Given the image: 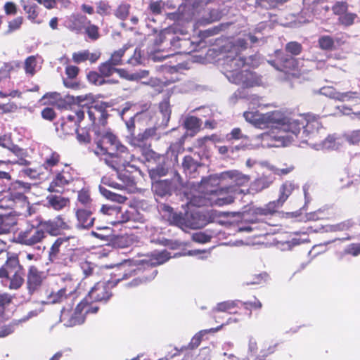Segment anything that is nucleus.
<instances>
[{"label": "nucleus", "mask_w": 360, "mask_h": 360, "mask_svg": "<svg viewBox=\"0 0 360 360\" xmlns=\"http://www.w3.org/2000/svg\"><path fill=\"white\" fill-rule=\"evenodd\" d=\"M264 30L265 27H263L262 30ZM248 41L253 44L259 42L264 44L266 40L262 33V29L257 28L254 34L248 33L243 34V37L229 39L220 47L221 52L225 53L222 65L226 77L230 82L243 88H250L262 84L261 77L250 70L251 68L259 65V56L244 57L241 54V52L248 48Z\"/></svg>", "instance_id": "1"}, {"label": "nucleus", "mask_w": 360, "mask_h": 360, "mask_svg": "<svg viewBox=\"0 0 360 360\" xmlns=\"http://www.w3.org/2000/svg\"><path fill=\"white\" fill-rule=\"evenodd\" d=\"M302 129V138H316L321 131H324L319 118L314 115H309L308 117L302 115L290 117L283 113L281 130L274 137L282 146H286L293 141L294 136H297Z\"/></svg>", "instance_id": "2"}, {"label": "nucleus", "mask_w": 360, "mask_h": 360, "mask_svg": "<svg viewBox=\"0 0 360 360\" xmlns=\"http://www.w3.org/2000/svg\"><path fill=\"white\" fill-rule=\"evenodd\" d=\"M184 137L179 141L172 143L166 155L157 153L151 149L146 148L142 151V155L146 162L149 176L151 180H158L169 174L172 168L171 163H178V155L184 150Z\"/></svg>", "instance_id": "3"}, {"label": "nucleus", "mask_w": 360, "mask_h": 360, "mask_svg": "<svg viewBox=\"0 0 360 360\" xmlns=\"http://www.w3.org/2000/svg\"><path fill=\"white\" fill-rule=\"evenodd\" d=\"M95 133L101 139L96 141L97 148L94 153L96 155H105L103 160L108 166L118 170L120 167H124L129 162L131 155L127 148L112 132L101 134L96 131Z\"/></svg>", "instance_id": "4"}, {"label": "nucleus", "mask_w": 360, "mask_h": 360, "mask_svg": "<svg viewBox=\"0 0 360 360\" xmlns=\"http://www.w3.org/2000/svg\"><path fill=\"white\" fill-rule=\"evenodd\" d=\"M220 181L221 179L217 174L202 178L200 181V189L204 193V199L200 200L198 204L194 201H191V203L200 207L207 203L211 205L223 206L233 202V194L237 193L239 188L233 185L219 188Z\"/></svg>", "instance_id": "5"}, {"label": "nucleus", "mask_w": 360, "mask_h": 360, "mask_svg": "<svg viewBox=\"0 0 360 360\" xmlns=\"http://www.w3.org/2000/svg\"><path fill=\"white\" fill-rule=\"evenodd\" d=\"M171 223L184 231L198 229L207 224L206 216L197 210H190L184 214H173Z\"/></svg>", "instance_id": "6"}, {"label": "nucleus", "mask_w": 360, "mask_h": 360, "mask_svg": "<svg viewBox=\"0 0 360 360\" xmlns=\"http://www.w3.org/2000/svg\"><path fill=\"white\" fill-rule=\"evenodd\" d=\"M243 117L245 120L254 124L256 127H271L281 130L283 113L280 111H273L265 114H259L257 112H245Z\"/></svg>", "instance_id": "7"}, {"label": "nucleus", "mask_w": 360, "mask_h": 360, "mask_svg": "<svg viewBox=\"0 0 360 360\" xmlns=\"http://www.w3.org/2000/svg\"><path fill=\"white\" fill-rule=\"evenodd\" d=\"M120 276V274H118ZM131 276V271L122 274V276H119L115 280L108 281V282H98L91 289L86 300H91L92 302H107L112 293L110 288L115 286L120 281L127 279Z\"/></svg>", "instance_id": "8"}, {"label": "nucleus", "mask_w": 360, "mask_h": 360, "mask_svg": "<svg viewBox=\"0 0 360 360\" xmlns=\"http://www.w3.org/2000/svg\"><path fill=\"white\" fill-rule=\"evenodd\" d=\"M182 24H172L167 28L161 30L158 37L155 39L157 44H162L164 47L169 46L170 48L178 49L181 47V36L187 35V32L181 26Z\"/></svg>", "instance_id": "9"}, {"label": "nucleus", "mask_w": 360, "mask_h": 360, "mask_svg": "<svg viewBox=\"0 0 360 360\" xmlns=\"http://www.w3.org/2000/svg\"><path fill=\"white\" fill-rule=\"evenodd\" d=\"M298 188V186L292 181H285L279 188V195L276 200L269 202L264 207L259 209V213L263 215L271 214L281 208L293 191Z\"/></svg>", "instance_id": "10"}, {"label": "nucleus", "mask_w": 360, "mask_h": 360, "mask_svg": "<svg viewBox=\"0 0 360 360\" xmlns=\"http://www.w3.org/2000/svg\"><path fill=\"white\" fill-rule=\"evenodd\" d=\"M46 238L39 223L29 225L24 231H21L17 236V242L27 246H34L41 243Z\"/></svg>", "instance_id": "11"}, {"label": "nucleus", "mask_w": 360, "mask_h": 360, "mask_svg": "<svg viewBox=\"0 0 360 360\" xmlns=\"http://www.w3.org/2000/svg\"><path fill=\"white\" fill-rule=\"evenodd\" d=\"M98 307H90L88 306L86 302H81L76 307L75 311L71 314L70 318L66 320L67 313L65 309L63 308L61 310L60 320L65 322V326L67 327H72L76 325L82 324L84 322V316L83 311L85 314H95L98 311Z\"/></svg>", "instance_id": "12"}, {"label": "nucleus", "mask_w": 360, "mask_h": 360, "mask_svg": "<svg viewBox=\"0 0 360 360\" xmlns=\"http://www.w3.org/2000/svg\"><path fill=\"white\" fill-rule=\"evenodd\" d=\"M269 63L278 70L284 73V79L291 80L298 78L299 73L296 70L297 61L292 56L285 55L280 57L278 62L270 60Z\"/></svg>", "instance_id": "13"}, {"label": "nucleus", "mask_w": 360, "mask_h": 360, "mask_svg": "<svg viewBox=\"0 0 360 360\" xmlns=\"http://www.w3.org/2000/svg\"><path fill=\"white\" fill-rule=\"evenodd\" d=\"M72 112L70 114L63 117L60 124V129L65 134H72L78 132L79 123L84 119L86 110L75 108L69 105Z\"/></svg>", "instance_id": "14"}, {"label": "nucleus", "mask_w": 360, "mask_h": 360, "mask_svg": "<svg viewBox=\"0 0 360 360\" xmlns=\"http://www.w3.org/2000/svg\"><path fill=\"white\" fill-rule=\"evenodd\" d=\"M181 179L179 174L176 173L174 178L164 180H151L152 190L155 195L161 198L170 196L177 188L179 180Z\"/></svg>", "instance_id": "15"}, {"label": "nucleus", "mask_w": 360, "mask_h": 360, "mask_svg": "<svg viewBox=\"0 0 360 360\" xmlns=\"http://www.w3.org/2000/svg\"><path fill=\"white\" fill-rule=\"evenodd\" d=\"M97 210V205H90L89 208H77L75 212L76 227L78 229H89L94 226L95 217L92 215Z\"/></svg>", "instance_id": "16"}, {"label": "nucleus", "mask_w": 360, "mask_h": 360, "mask_svg": "<svg viewBox=\"0 0 360 360\" xmlns=\"http://www.w3.org/2000/svg\"><path fill=\"white\" fill-rule=\"evenodd\" d=\"M44 278L43 271H39L35 266L32 265L29 266L26 284L28 292L30 295L40 289Z\"/></svg>", "instance_id": "17"}, {"label": "nucleus", "mask_w": 360, "mask_h": 360, "mask_svg": "<svg viewBox=\"0 0 360 360\" xmlns=\"http://www.w3.org/2000/svg\"><path fill=\"white\" fill-rule=\"evenodd\" d=\"M84 110H86V113L93 124L98 126L106 124L108 114L103 104L91 105L90 108L84 107Z\"/></svg>", "instance_id": "18"}, {"label": "nucleus", "mask_w": 360, "mask_h": 360, "mask_svg": "<svg viewBox=\"0 0 360 360\" xmlns=\"http://www.w3.org/2000/svg\"><path fill=\"white\" fill-rule=\"evenodd\" d=\"M38 222L46 235L49 233L52 236H56L61 230L68 228L67 224L64 221L61 216H58L53 219L46 221L40 219Z\"/></svg>", "instance_id": "19"}, {"label": "nucleus", "mask_w": 360, "mask_h": 360, "mask_svg": "<svg viewBox=\"0 0 360 360\" xmlns=\"http://www.w3.org/2000/svg\"><path fill=\"white\" fill-rule=\"evenodd\" d=\"M93 101V96L89 95H82V96H70L68 95L64 98L63 101H61L60 103L63 102L64 103H59L58 105L61 108H68V105H73V108H79L80 110H84V107L90 108V103Z\"/></svg>", "instance_id": "20"}, {"label": "nucleus", "mask_w": 360, "mask_h": 360, "mask_svg": "<svg viewBox=\"0 0 360 360\" xmlns=\"http://www.w3.org/2000/svg\"><path fill=\"white\" fill-rule=\"evenodd\" d=\"M333 13L339 16V22H354L357 15L349 11L345 1H336L332 6Z\"/></svg>", "instance_id": "21"}, {"label": "nucleus", "mask_w": 360, "mask_h": 360, "mask_svg": "<svg viewBox=\"0 0 360 360\" xmlns=\"http://www.w3.org/2000/svg\"><path fill=\"white\" fill-rule=\"evenodd\" d=\"M73 178L71 174L66 170L58 172L51 182L48 191L50 192L62 193L63 188L72 182Z\"/></svg>", "instance_id": "22"}, {"label": "nucleus", "mask_w": 360, "mask_h": 360, "mask_svg": "<svg viewBox=\"0 0 360 360\" xmlns=\"http://www.w3.org/2000/svg\"><path fill=\"white\" fill-rule=\"evenodd\" d=\"M0 256L2 257V261L6 259L5 263L1 266L6 271V277L15 274V271H22V266L20 264L17 256H9V253L5 250H0Z\"/></svg>", "instance_id": "23"}, {"label": "nucleus", "mask_w": 360, "mask_h": 360, "mask_svg": "<svg viewBox=\"0 0 360 360\" xmlns=\"http://www.w3.org/2000/svg\"><path fill=\"white\" fill-rule=\"evenodd\" d=\"M276 178L273 174L263 172L262 175L255 179L251 184L250 188L252 191L259 193L270 187Z\"/></svg>", "instance_id": "24"}, {"label": "nucleus", "mask_w": 360, "mask_h": 360, "mask_svg": "<svg viewBox=\"0 0 360 360\" xmlns=\"http://www.w3.org/2000/svg\"><path fill=\"white\" fill-rule=\"evenodd\" d=\"M193 13L191 7L186 4H181L178 8L174 12H169L165 14L167 19L178 22L182 21L183 22H188L191 20V15Z\"/></svg>", "instance_id": "25"}, {"label": "nucleus", "mask_w": 360, "mask_h": 360, "mask_svg": "<svg viewBox=\"0 0 360 360\" xmlns=\"http://www.w3.org/2000/svg\"><path fill=\"white\" fill-rule=\"evenodd\" d=\"M217 175L221 180L230 179L231 184H235L238 186H243L250 180L249 175L244 174L237 170L226 171Z\"/></svg>", "instance_id": "26"}, {"label": "nucleus", "mask_w": 360, "mask_h": 360, "mask_svg": "<svg viewBox=\"0 0 360 360\" xmlns=\"http://www.w3.org/2000/svg\"><path fill=\"white\" fill-rule=\"evenodd\" d=\"M68 28L77 34H86L93 40L97 39L99 37L98 28L94 25L69 24Z\"/></svg>", "instance_id": "27"}, {"label": "nucleus", "mask_w": 360, "mask_h": 360, "mask_svg": "<svg viewBox=\"0 0 360 360\" xmlns=\"http://www.w3.org/2000/svg\"><path fill=\"white\" fill-rule=\"evenodd\" d=\"M49 205L55 210H60L67 207L70 202L68 198L61 195L51 194L46 197Z\"/></svg>", "instance_id": "28"}, {"label": "nucleus", "mask_w": 360, "mask_h": 360, "mask_svg": "<svg viewBox=\"0 0 360 360\" xmlns=\"http://www.w3.org/2000/svg\"><path fill=\"white\" fill-rule=\"evenodd\" d=\"M72 292V291L70 290L68 292V294L70 295ZM67 295H68L67 288H63L56 292H51V293H49L47 295L46 300L41 301V303L42 304L60 303L67 298Z\"/></svg>", "instance_id": "29"}, {"label": "nucleus", "mask_w": 360, "mask_h": 360, "mask_svg": "<svg viewBox=\"0 0 360 360\" xmlns=\"http://www.w3.org/2000/svg\"><path fill=\"white\" fill-rule=\"evenodd\" d=\"M23 273L15 271V274L5 277L3 281L5 285H7L11 290H18L24 283Z\"/></svg>", "instance_id": "30"}, {"label": "nucleus", "mask_w": 360, "mask_h": 360, "mask_svg": "<svg viewBox=\"0 0 360 360\" xmlns=\"http://www.w3.org/2000/svg\"><path fill=\"white\" fill-rule=\"evenodd\" d=\"M200 165L190 155L185 156L182 162V167L186 175L190 178H195L198 168Z\"/></svg>", "instance_id": "31"}, {"label": "nucleus", "mask_w": 360, "mask_h": 360, "mask_svg": "<svg viewBox=\"0 0 360 360\" xmlns=\"http://www.w3.org/2000/svg\"><path fill=\"white\" fill-rule=\"evenodd\" d=\"M229 25V24H219L212 28L200 30L198 33L199 37L205 43L211 42V40H208V39L212 36L218 34L222 30H226Z\"/></svg>", "instance_id": "32"}, {"label": "nucleus", "mask_w": 360, "mask_h": 360, "mask_svg": "<svg viewBox=\"0 0 360 360\" xmlns=\"http://www.w3.org/2000/svg\"><path fill=\"white\" fill-rule=\"evenodd\" d=\"M17 224V219L11 214H0V231L1 234L10 232V230Z\"/></svg>", "instance_id": "33"}, {"label": "nucleus", "mask_w": 360, "mask_h": 360, "mask_svg": "<svg viewBox=\"0 0 360 360\" xmlns=\"http://www.w3.org/2000/svg\"><path fill=\"white\" fill-rule=\"evenodd\" d=\"M170 258L169 253L167 251H162L158 252H155L153 254L152 257L148 260L145 261L146 264L148 266H150L151 267L162 264ZM153 268H151L150 271H152Z\"/></svg>", "instance_id": "34"}, {"label": "nucleus", "mask_w": 360, "mask_h": 360, "mask_svg": "<svg viewBox=\"0 0 360 360\" xmlns=\"http://www.w3.org/2000/svg\"><path fill=\"white\" fill-rule=\"evenodd\" d=\"M91 235L104 242H109L112 238V229L108 226H97L96 231H92Z\"/></svg>", "instance_id": "35"}, {"label": "nucleus", "mask_w": 360, "mask_h": 360, "mask_svg": "<svg viewBox=\"0 0 360 360\" xmlns=\"http://www.w3.org/2000/svg\"><path fill=\"white\" fill-rule=\"evenodd\" d=\"M68 240V238H58L51 245L49 253V258L51 262H54L58 258L60 248L64 243H67Z\"/></svg>", "instance_id": "36"}, {"label": "nucleus", "mask_w": 360, "mask_h": 360, "mask_svg": "<svg viewBox=\"0 0 360 360\" xmlns=\"http://www.w3.org/2000/svg\"><path fill=\"white\" fill-rule=\"evenodd\" d=\"M314 148L316 150H330V149H337L338 146L335 141V139L333 136L329 135L323 141L320 143H316L314 144Z\"/></svg>", "instance_id": "37"}, {"label": "nucleus", "mask_w": 360, "mask_h": 360, "mask_svg": "<svg viewBox=\"0 0 360 360\" xmlns=\"http://www.w3.org/2000/svg\"><path fill=\"white\" fill-rule=\"evenodd\" d=\"M99 191L102 195L106 198L108 200H110L114 202H117L119 203H123L127 200V198L124 195L113 193L103 186L100 185L98 187Z\"/></svg>", "instance_id": "38"}, {"label": "nucleus", "mask_w": 360, "mask_h": 360, "mask_svg": "<svg viewBox=\"0 0 360 360\" xmlns=\"http://www.w3.org/2000/svg\"><path fill=\"white\" fill-rule=\"evenodd\" d=\"M221 327H222V325L219 326V327L214 328H210L209 330H202L199 331L191 339V342L189 344V347L191 349H195V348L198 347L200 345V342H201L202 337L205 334H207L208 333L217 332L220 328H221Z\"/></svg>", "instance_id": "39"}, {"label": "nucleus", "mask_w": 360, "mask_h": 360, "mask_svg": "<svg viewBox=\"0 0 360 360\" xmlns=\"http://www.w3.org/2000/svg\"><path fill=\"white\" fill-rule=\"evenodd\" d=\"M201 124V120L195 116H188L186 117L183 122V125L186 129L193 131L194 132L199 130Z\"/></svg>", "instance_id": "40"}, {"label": "nucleus", "mask_w": 360, "mask_h": 360, "mask_svg": "<svg viewBox=\"0 0 360 360\" xmlns=\"http://www.w3.org/2000/svg\"><path fill=\"white\" fill-rule=\"evenodd\" d=\"M77 200L83 206L82 208H89L90 205H96L91 198L89 192L86 189H82L78 192Z\"/></svg>", "instance_id": "41"}, {"label": "nucleus", "mask_w": 360, "mask_h": 360, "mask_svg": "<svg viewBox=\"0 0 360 360\" xmlns=\"http://www.w3.org/2000/svg\"><path fill=\"white\" fill-rule=\"evenodd\" d=\"M352 226L350 220L345 221L338 224L328 225L323 228L325 232L345 231L349 229Z\"/></svg>", "instance_id": "42"}, {"label": "nucleus", "mask_w": 360, "mask_h": 360, "mask_svg": "<svg viewBox=\"0 0 360 360\" xmlns=\"http://www.w3.org/2000/svg\"><path fill=\"white\" fill-rule=\"evenodd\" d=\"M160 113L162 116V122L164 125H167L171 115V109L169 102L167 99L163 100L159 105Z\"/></svg>", "instance_id": "43"}, {"label": "nucleus", "mask_w": 360, "mask_h": 360, "mask_svg": "<svg viewBox=\"0 0 360 360\" xmlns=\"http://www.w3.org/2000/svg\"><path fill=\"white\" fill-rule=\"evenodd\" d=\"M241 302L240 300H228L222 302H219L217 304L215 308L213 309L214 311H221L227 312L234 309L238 306V304Z\"/></svg>", "instance_id": "44"}, {"label": "nucleus", "mask_w": 360, "mask_h": 360, "mask_svg": "<svg viewBox=\"0 0 360 360\" xmlns=\"http://www.w3.org/2000/svg\"><path fill=\"white\" fill-rule=\"evenodd\" d=\"M130 47V45L127 44L123 46L120 49L115 51L111 56L108 61L114 66L122 65V57L125 51Z\"/></svg>", "instance_id": "45"}, {"label": "nucleus", "mask_w": 360, "mask_h": 360, "mask_svg": "<svg viewBox=\"0 0 360 360\" xmlns=\"http://www.w3.org/2000/svg\"><path fill=\"white\" fill-rule=\"evenodd\" d=\"M204 11L207 13V16L204 15L205 22H214L221 18L222 13L218 8H207Z\"/></svg>", "instance_id": "46"}, {"label": "nucleus", "mask_w": 360, "mask_h": 360, "mask_svg": "<svg viewBox=\"0 0 360 360\" xmlns=\"http://www.w3.org/2000/svg\"><path fill=\"white\" fill-rule=\"evenodd\" d=\"M265 165V168H266L269 171L271 172L274 175H286L291 172L294 169L293 166H290L285 168H277L275 166L271 165L269 162L262 163Z\"/></svg>", "instance_id": "47"}, {"label": "nucleus", "mask_w": 360, "mask_h": 360, "mask_svg": "<svg viewBox=\"0 0 360 360\" xmlns=\"http://www.w3.org/2000/svg\"><path fill=\"white\" fill-rule=\"evenodd\" d=\"M226 141L233 143L234 141L248 139V136L242 133L240 128H233L230 133L226 135Z\"/></svg>", "instance_id": "48"}, {"label": "nucleus", "mask_w": 360, "mask_h": 360, "mask_svg": "<svg viewBox=\"0 0 360 360\" xmlns=\"http://www.w3.org/2000/svg\"><path fill=\"white\" fill-rule=\"evenodd\" d=\"M99 71L105 77L110 76L114 72H124L122 70L115 68L108 60L100 65Z\"/></svg>", "instance_id": "49"}, {"label": "nucleus", "mask_w": 360, "mask_h": 360, "mask_svg": "<svg viewBox=\"0 0 360 360\" xmlns=\"http://www.w3.org/2000/svg\"><path fill=\"white\" fill-rule=\"evenodd\" d=\"M158 274V271L156 269H152L150 275L148 276H144L142 278H136L132 280L131 282L128 283L127 285L128 287H135L139 285L142 283H146L147 281H151Z\"/></svg>", "instance_id": "50"}, {"label": "nucleus", "mask_w": 360, "mask_h": 360, "mask_svg": "<svg viewBox=\"0 0 360 360\" xmlns=\"http://www.w3.org/2000/svg\"><path fill=\"white\" fill-rule=\"evenodd\" d=\"M355 99H360V93L357 91L339 92L338 101H352Z\"/></svg>", "instance_id": "51"}, {"label": "nucleus", "mask_w": 360, "mask_h": 360, "mask_svg": "<svg viewBox=\"0 0 360 360\" xmlns=\"http://www.w3.org/2000/svg\"><path fill=\"white\" fill-rule=\"evenodd\" d=\"M167 5H168V4H165V2L162 0H158L151 2L149 8L154 15H158L163 13L164 11H165V6Z\"/></svg>", "instance_id": "52"}, {"label": "nucleus", "mask_w": 360, "mask_h": 360, "mask_svg": "<svg viewBox=\"0 0 360 360\" xmlns=\"http://www.w3.org/2000/svg\"><path fill=\"white\" fill-rule=\"evenodd\" d=\"M130 5L127 4H122L118 6L115 11V15L117 18L121 20H124L129 15Z\"/></svg>", "instance_id": "53"}, {"label": "nucleus", "mask_w": 360, "mask_h": 360, "mask_svg": "<svg viewBox=\"0 0 360 360\" xmlns=\"http://www.w3.org/2000/svg\"><path fill=\"white\" fill-rule=\"evenodd\" d=\"M302 50V45L297 41H290L285 45V51L294 56L299 55Z\"/></svg>", "instance_id": "54"}, {"label": "nucleus", "mask_w": 360, "mask_h": 360, "mask_svg": "<svg viewBox=\"0 0 360 360\" xmlns=\"http://www.w3.org/2000/svg\"><path fill=\"white\" fill-rule=\"evenodd\" d=\"M344 255H351L354 257H356L360 255V243H352L347 245L341 253Z\"/></svg>", "instance_id": "55"}, {"label": "nucleus", "mask_w": 360, "mask_h": 360, "mask_svg": "<svg viewBox=\"0 0 360 360\" xmlns=\"http://www.w3.org/2000/svg\"><path fill=\"white\" fill-rule=\"evenodd\" d=\"M36 58L34 56L28 57L25 61V70L27 74L33 75L35 72Z\"/></svg>", "instance_id": "56"}, {"label": "nucleus", "mask_w": 360, "mask_h": 360, "mask_svg": "<svg viewBox=\"0 0 360 360\" xmlns=\"http://www.w3.org/2000/svg\"><path fill=\"white\" fill-rule=\"evenodd\" d=\"M89 56L90 53L87 50L75 52L72 54V60L75 63L79 64L88 60Z\"/></svg>", "instance_id": "57"}, {"label": "nucleus", "mask_w": 360, "mask_h": 360, "mask_svg": "<svg viewBox=\"0 0 360 360\" xmlns=\"http://www.w3.org/2000/svg\"><path fill=\"white\" fill-rule=\"evenodd\" d=\"M89 82L101 86L105 83V79L96 72H91L87 75Z\"/></svg>", "instance_id": "58"}, {"label": "nucleus", "mask_w": 360, "mask_h": 360, "mask_svg": "<svg viewBox=\"0 0 360 360\" xmlns=\"http://www.w3.org/2000/svg\"><path fill=\"white\" fill-rule=\"evenodd\" d=\"M111 8L109 4L105 1H101L96 3V12L102 15H108L110 13Z\"/></svg>", "instance_id": "59"}, {"label": "nucleus", "mask_w": 360, "mask_h": 360, "mask_svg": "<svg viewBox=\"0 0 360 360\" xmlns=\"http://www.w3.org/2000/svg\"><path fill=\"white\" fill-rule=\"evenodd\" d=\"M11 198L15 203H19L21 206L27 203V198L21 191L11 193Z\"/></svg>", "instance_id": "60"}, {"label": "nucleus", "mask_w": 360, "mask_h": 360, "mask_svg": "<svg viewBox=\"0 0 360 360\" xmlns=\"http://www.w3.org/2000/svg\"><path fill=\"white\" fill-rule=\"evenodd\" d=\"M319 93L321 95L327 97L338 100L339 92L336 91L335 89L332 86H324L320 89Z\"/></svg>", "instance_id": "61"}, {"label": "nucleus", "mask_w": 360, "mask_h": 360, "mask_svg": "<svg viewBox=\"0 0 360 360\" xmlns=\"http://www.w3.org/2000/svg\"><path fill=\"white\" fill-rule=\"evenodd\" d=\"M60 156L56 153H52L49 158H47L44 163L46 169L51 168L59 162Z\"/></svg>", "instance_id": "62"}, {"label": "nucleus", "mask_w": 360, "mask_h": 360, "mask_svg": "<svg viewBox=\"0 0 360 360\" xmlns=\"http://www.w3.org/2000/svg\"><path fill=\"white\" fill-rule=\"evenodd\" d=\"M319 44L322 49H330L333 46V41L328 36L322 37L319 40Z\"/></svg>", "instance_id": "63"}, {"label": "nucleus", "mask_w": 360, "mask_h": 360, "mask_svg": "<svg viewBox=\"0 0 360 360\" xmlns=\"http://www.w3.org/2000/svg\"><path fill=\"white\" fill-rule=\"evenodd\" d=\"M346 139L350 144H357L360 141V129L353 131L347 134Z\"/></svg>", "instance_id": "64"}]
</instances>
